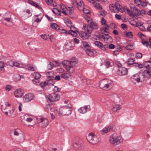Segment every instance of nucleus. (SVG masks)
Masks as SVG:
<instances>
[{"label":"nucleus","mask_w":151,"mask_h":151,"mask_svg":"<svg viewBox=\"0 0 151 151\" xmlns=\"http://www.w3.org/2000/svg\"><path fill=\"white\" fill-rule=\"evenodd\" d=\"M105 27L101 29V32L104 35H100L99 36L100 38L103 39L107 43H110L112 42V38L109 35V32L107 31L109 28L108 25H106Z\"/></svg>","instance_id":"obj_1"},{"label":"nucleus","mask_w":151,"mask_h":151,"mask_svg":"<svg viewBox=\"0 0 151 151\" xmlns=\"http://www.w3.org/2000/svg\"><path fill=\"white\" fill-rule=\"evenodd\" d=\"M109 141L111 144L117 145L123 141V139L121 136L118 135L116 133H114L110 136Z\"/></svg>","instance_id":"obj_2"},{"label":"nucleus","mask_w":151,"mask_h":151,"mask_svg":"<svg viewBox=\"0 0 151 151\" xmlns=\"http://www.w3.org/2000/svg\"><path fill=\"white\" fill-rule=\"evenodd\" d=\"M83 28L86 32L90 34L91 33L93 29H97L99 27L97 23L92 21L88 24H84Z\"/></svg>","instance_id":"obj_3"},{"label":"nucleus","mask_w":151,"mask_h":151,"mask_svg":"<svg viewBox=\"0 0 151 151\" xmlns=\"http://www.w3.org/2000/svg\"><path fill=\"white\" fill-rule=\"evenodd\" d=\"M72 110V106L71 104H69L66 106L60 108L59 114L60 115H69L71 114Z\"/></svg>","instance_id":"obj_4"},{"label":"nucleus","mask_w":151,"mask_h":151,"mask_svg":"<svg viewBox=\"0 0 151 151\" xmlns=\"http://www.w3.org/2000/svg\"><path fill=\"white\" fill-rule=\"evenodd\" d=\"M86 139L90 143L94 145L97 144L100 141L99 137L92 132L88 134L86 136Z\"/></svg>","instance_id":"obj_5"},{"label":"nucleus","mask_w":151,"mask_h":151,"mask_svg":"<svg viewBox=\"0 0 151 151\" xmlns=\"http://www.w3.org/2000/svg\"><path fill=\"white\" fill-rule=\"evenodd\" d=\"M13 131L16 136V139L19 142H23L24 139V137L22 131L19 129H14Z\"/></svg>","instance_id":"obj_6"},{"label":"nucleus","mask_w":151,"mask_h":151,"mask_svg":"<svg viewBox=\"0 0 151 151\" xmlns=\"http://www.w3.org/2000/svg\"><path fill=\"white\" fill-rule=\"evenodd\" d=\"M109 8L110 11L113 12H116L117 11L122 12L124 11V9L118 3H116L114 5L113 4L112 5H110Z\"/></svg>","instance_id":"obj_7"},{"label":"nucleus","mask_w":151,"mask_h":151,"mask_svg":"<svg viewBox=\"0 0 151 151\" xmlns=\"http://www.w3.org/2000/svg\"><path fill=\"white\" fill-rule=\"evenodd\" d=\"M12 13L9 12H6L2 16H1V18H0L1 19V21L4 24H6V22H10L12 21Z\"/></svg>","instance_id":"obj_8"},{"label":"nucleus","mask_w":151,"mask_h":151,"mask_svg":"<svg viewBox=\"0 0 151 151\" xmlns=\"http://www.w3.org/2000/svg\"><path fill=\"white\" fill-rule=\"evenodd\" d=\"M64 22L65 24L67 26L70 27L71 31L73 32L71 34V35L74 37H76L77 35V33L78 32V31L76 30L73 29V27H72V22L70 20L67 19L64 20Z\"/></svg>","instance_id":"obj_9"},{"label":"nucleus","mask_w":151,"mask_h":151,"mask_svg":"<svg viewBox=\"0 0 151 151\" xmlns=\"http://www.w3.org/2000/svg\"><path fill=\"white\" fill-rule=\"evenodd\" d=\"M47 99L50 102H54L57 101L60 98V95L58 93H52L46 96Z\"/></svg>","instance_id":"obj_10"},{"label":"nucleus","mask_w":151,"mask_h":151,"mask_svg":"<svg viewBox=\"0 0 151 151\" xmlns=\"http://www.w3.org/2000/svg\"><path fill=\"white\" fill-rule=\"evenodd\" d=\"M73 5L76 6L81 11L84 8V4L83 1L81 0H76L73 1Z\"/></svg>","instance_id":"obj_11"},{"label":"nucleus","mask_w":151,"mask_h":151,"mask_svg":"<svg viewBox=\"0 0 151 151\" xmlns=\"http://www.w3.org/2000/svg\"><path fill=\"white\" fill-rule=\"evenodd\" d=\"M111 84V81L105 79L101 81L99 86L101 88L104 89L105 88H109Z\"/></svg>","instance_id":"obj_12"},{"label":"nucleus","mask_w":151,"mask_h":151,"mask_svg":"<svg viewBox=\"0 0 151 151\" xmlns=\"http://www.w3.org/2000/svg\"><path fill=\"white\" fill-rule=\"evenodd\" d=\"M73 146L76 150H80L83 148V144L80 140L76 141L73 144Z\"/></svg>","instance_id":"obj_13"},{"label":"nucleus","mask_w":151,"mask_h":151,"mask_svg":"<svg viewBox=\"0 0 151 151\" xmlns=\"http://www.w3.org/2000/svg\"><path fill=\"white\" fill-rule=\"evenodd\" d=\"M130 10L131 13L129 14L130 16H132L133 15H139L141 13L139 10L135 6H132L130 7Z\"/></svg>","instance_id":"obj_14"},{"label":"nucleus","mask_w":151,"mask_h":151,"mask_svg":"<svg viewBox=\"0 0 151 151\" xmlns=\"http://www.w3.org/2000/svg\"><path fill=\"white\" fill-rule=\"evenodd\" d=\"M34 97L35 96L33 94L28 93L24 96L23 100L24 102H27L32 100Z\"/></svg>","instance_id":"obj_15"},{"label":"nucleus","mask_w":151,"mask_h":151,"mask_svg":"<svg viewBox=\"0 0 151 151\" xmlns=\"http://www.w3.org/2000/svg\"><path fill=\"white\" fill-rule=\"evenodd\" d=\"M40 125L42 127H45L49 124L48 120L45 118H41L38 120Z\"/></svg>","instance_id":"obj_16"},{"label":"nucleus","mask_w":151,"mask_h":151,"mask_svg":"<svg viewBox=\"0 0 151 151\" xmlns=\"http://www.w3.org/2000/svg\"><path fill=\"white\" fill-rule=\"evenodd\" d=\"M70 66L67 68V71L70 73H73L74 71V67L76 65L77 63L76 61H70Z\"/></svg>","instance_id":"obj_17"},{"label":"nucleus","mask_w":151,"mask_h":151,"mask_svg":"<svg viewBox=\"0 0 151 151\" xmlns=\"http://www.w3.org/2000/svg\"><path fill=\"white\" fill-rule=\"evenodd\" d=\"M144 78H151V67L150 69L144 70L142 73Z\"/></svg>","instance_id":"obj_18"},{"label":"nucleus","mask_w":151,"mask_h":151,"mask_svg":"<svg viewBox=\"0 0 151 151\" xmlns=\"http://www.w3.org/2000/svg\"><path fill=\"white\" fill-rule=\"evenodd\" d=\"M90 106L89 105L84 106V107L80 108L78 109L79 112L81 114H84L86 113L87 111L90 110Z\"/></svg>","instance_id":"obj_19"},{"label":"nucleus","mask_w":151,"mask_h":151,"mask_svg":"<svg viewBox=\"0 0 151 151\" xmlns=\"http://www.w3.org/2000/svg\"><path fill=\"white\" fill-rule=\"evenodd\" d=\"M24 91L21 88L17 89L14 92V94L16 97L19 98L22 97L23 95Z\"/></svg>","instance_id":"obj_20"},{"label":"nucleus","mask_w":151,"mask_h":151,"mask_svg":"<svg viewBox=\"0 0 151 151\" xmlns=\"http://www.w3.org/2000/svg\"><path fill=\"white\" fill-rule=\"evenodd\" d=\"M87 54L90 57H92L96 55L97 52L93 49H87L86 50Z\"/></svg>","instance_id":"obj_21"},{"label":"nucleus","mask_w":151,"mask_h":151,"mask_svg":"<svg viewBox=\"0 0 151 151\" xmlns=\"http://www.w3.org/2000/svg\"><path fill=\"white\" fill-rule=\"evenodd\" d=\"M119 73L121 75H127L128 73L127 70L125 68H120L118 70Z\"/></svg>","instance_id":"obj_22"},{"label":"nucleus","mask_w":151,"mask_h":151,"mask_svg":"<svg viewBox=\"0 0 151 151\" xmlns=\"http://www.w3.org/2000/svg\"><path fill=\"white\" fill-rule=\"evenodd\" d=\"M110 63L107 60H103L101 61V66L104 65L106 68H108L110 65Z\"/></svg>","instance_id":"obj_23"},{"label":"nucleus","mask_w":151,"mask_h":151,"mask_svg":"<svg viewBox=\"0 0 151 151\" xmlns=\"http://www.w3.org/2000/svg\"><path fill=\"white\" fill-rule=\"evenodd\" d=\"M111 129V127L110 126L106 127L104 128L101 131L102 134H104L108 133Z\"/></svg>","instance_id":"obj_24"},{"label":"nucleus","mask_w":151,"mask_h":151,"mask_svg":"<svg viewBox=\"0 0 151 151\" xmlns=\"http://www.w3.org/2000/svg\"><path fill=\"white\" fill-rule=\"evenodd\" d=\"M25 68L28 70H31L33 71H35L36 70V68L34 67L32 65L29 64L27 65L25 67Z\"/></svg>","instance_id":"obj_25"},{"label":"nucleus","mask_w":151,"mask_h":151,"mask_svg":"<svg viewBox=\"0 0 151 151\" xmlns=\"http://www.w3.org/2000/svg\"><path fill=\"white\" fill-rule=\"evenodd\" d=\"M131 79L132 80H134L138 82L140 81V77L138 74H136L131 77Z\"/></svg>","instance_id":"obj_26"},{"label":"nucleus","mask_w":151,"mask_h":151,"mask_svg":"<svg viewBox=\"0 0 151 151\" xmlns=\"http://www.w3.org/2000/svg\"><path fill=\"white\" fill-rule=\"evenodd\" d=\"M60 8L62 10V12L63 14L65 15H68V10L65 5H61Z\"/></svg>","instance_id":"obj_27"},{"label":"nucleus","mask_w":151,"mask_h":151,"mask_svg":"<svg viewBox=\"0 0 151 151\" xmlns=\"http://www.w3.org/2000/svg\"><path fill=\"white\" fill-rule=\"evenodd\" d=\"M97 1H94L92 3L93 6L95 7L96 9H102V7L100 4L96 2Z\"/></svg>","instance_id":"obj_28"},{"label":"nucleus","mask_w":151,"mask_h":151,"mask_svg":"<svg viewBox=\"0 0 151 151\" xmlns=\"http://www.w3.org/2000/svg\"><path fill=\"white\" fill-rule=\"evenodd\" d=\"M61 77L63 78L67 79L69 78L71 76L70 73H64L60 75Z\"/></svg>","instance_id":"obj_29"},{"label":"nucleus","mask_w":151,"mask_h":151,"mask_svg":"<svg viewBox=\"0 0 151 151\" xmlns=\"http://www.w3.org/2000/svg\"><path fill=\"white\" fill-rule=\"evenodd\" d=\"M62 63L63 66H65L66 70L67 71V68L68 67H69L70 66V61L67 60H64V61L62 62Z\"/></svg>","instance_id":"obj_30"},{"label":"nucleus","mask_w":151,"mask_h":151,"mask_svg":"<svg viewBox=\"0 0 151 151\" xmlns=\"http://www.w3.org/2000/svg\"><path fill=\"white\" fill-rule=\"evenodd\" d=\"M46 76L47 77L51 79H54V72L52 71H50L46 73Z\"/></svg>","instance_id":"obj_31"},{"label":"nucleus","mask_w":151,"mask_h":151,"mask_svg":"<svg viewBox=\"0 0 151 151\" xmlns=\"http://www.w3.org/2000/svg\"><path fill=\"white\" fill-rule=\"evenodd\" d=\"M80 36L83 40L88 39L89 37V35L85 32H82L80 34Z\"/></svg>","instance_id":"obj_32"},{"label":"nucleus","mask_w":151,"mask_h":151,"mask_svg":"<svg viewBox=\"0 0 151 151\" xmlns=\"http://www.w3.org/2000/svg\"><path fill=\"white\" fill-rule=\"evenodd\" d=\"M50 27L53 29L58 30L60 29V27L55 23H52L50 24Z\"/></svg>","instance_id":"obj_33"},{"label":"nucleus","mask_w":151,"mask_h":151,"mask_svg":"<svg viewBox=\"0 0 151 151\" xmlns=\"http://www.w3.org/2000/svg\"><path fill=\"white\" fill-rule=\"evenodd\" d=\"M121 108V105L119 104H116L113 106L112 110L114 112H116L117 110L120 109Z\"/></svg>","instance_id":"obj_34"},{"label":"nucleus","mask_w":151,"mask_h":151,"mask_svg":"<svg viewBox=\"0 0 151 151\" xmlns=\"http://www.w3.org/2000/svg\"><path fill=\"white\" fill-rule=\"evenodd\" d=\"M39 85L43 89H47L48 86L47 84L46 81L41 83H40Z\"/></svg>","instance_id":"obj_35"},{"label":"nucleus","mask_w":151,"mask_h":151,"mask_svg":"<svg viewBox=\"0 0 151 151\" xmlns=\"http://www.w3.org/2000/svg\"><path fill=\"white\" fill-rule=\"evenodd\" d=\"M83 17H84L85 19L86 20L88 24L89 23V22H91V21H92V19L90 17V15H83Z\"/></svg>","instance_id":"obj_36"},{"label":"nucleus","mask_w":151,"mask_h":151,"mask_svg":"<svg viewBox=\"0 0 151 151\" xmlns=\"http://www.w3.org/2000/svg\"><path fill=\"white\" fill-rule=\"evenodd\" d=\"M52 11L54 13L58 15H60L61 14L60 11L57 8H54L52 9Z\"/></svg>","instance_id":"obj_37"},{"label":"nucleus","mask_w":151,"mask_h":151,"mask_svg":"<svg viewBox=\"0 0 151 151\" xmlns=\"http://www.w3.org/2000/svg\"><path fill=\"white\" fill-rule=\"evenodd\" d=\"M33 76L35 79H39L41 77L40 74L37 72H35L33 74Z\"/></svg>","instance_id":"obj_38"},{"label":"nucleus","mask_w":151,"mask_h":151,"mask_svg":"<svg viewBox=\"0 0 151 151\" xmlns=\"http://www.w3.org/2000/svg\"><path fill=\"white\" fill-rule=\"evenodd\" d=\"M54 81V79L50 78V79L47 81L46 82L48 86L50 84L53 85L55 83Z\"/></svg>","instance_id":"obj_39"},{"label":"nucleus","mask_w":151,"mask_h":151,"mask_svg":"<svg viewBox=\"0 0 151 151\" xmlns=\"http://www.w3.org/2000/svg\"><path fill=\"white\" fill-rule=\"evenodd\" d=\"M148 63H149L148 61L144 62L143 63V67H145L147 69H150L151 67H150V65L149 64H148Z\"/></svg>","instance_id":"obj_40"},{"label":"nucleus","mask_w":151,"mask_h":151,"mask_svg":"<svg viewBox=\"0 0 151 151\" xmlns=\"http://www.w3.org/2000/svg\"><path fill=\"white\" fill-rule=\"evenodd\" d=\"M135 60L133 58H129L128 60L127 63L129 65H132L134 63Z\"/></svg>","instance_id":"obj_41"},{"label":"nucleus","mask_w":151,"mask_h":151,"mask_svg":"<svg viewBox=\"0 0 151 151\" xmlns=\"http://www.w3.org/2000/svg\"><path fill=\"white\" fill-rule=\"evenodd\" d=\"M19 77V75L16 74L14 75L13 78L14 81H17L20 80Z\"/></svg>","instance_id":"obj_42"},{"label":"nucleus","mask_w":151,"mask_h":151,"mask_svg":"<svg viewBox=\"0 0 151 151\" xmlns=\"http://www.w3.org/2000/svg\"><path fill=\"white\" fill-rule=\"evenodd\" d=\"M82 11H83V13H84V14L83 15H90V12L89 10L87 9H86L84 8L83 9V10H82Z\"/></svg>","instance_id":"obj_43"},{"label":"nucleus","mask_w":151,"mask_h":151,"mask_svg":"<svg viewBox=\"0 0 151 151\" xmlns=\"http://www.w3.org/2000/svg\"><path fill=\"white\" fill-rule=\"evenodd\" d=\"M60 32L61 33H65L68 34H71L72 33H71L70 30H69V31H68L64 29H60Z\"/></svg>","instance_id":"obj_44"},{"label":"nucleus","mask_w":151,"mask_h":151,"mask_svg":"<svg viewBox=\"0 0 151 151\" xmlns=\"http://www.w3.org/2000/svg\"><path fill=\"white\" fill-rule=\"evenodd\" d=\"M28 2L30 4L33 6L36 7L37 8H39L40 6L38 5L36 3H35L34 1L30 0H28Z\"/></svg>","instance_id":"obj_45"},{"label":"nucleus","mask_w":151,"mask_h":151,"mask_svg":"<svg viewBox=\"0 0 151 151\" xmlns=\"http://www.w3.org/2000/svg\"><path fill=\"white\" fill-rule=\"evenodd\" d=\"M147 5V0H146L145 1H143L141 0V4L140 5V7H144L146 6Z\"/></svg>","instance_id":"obj_46"},{"label":"nucleus","mask_w":151,"mask_h":151,"mask_svg":"<svg viewBox=\"0 0 151 151\" xmlns=\"http://www.w3.org/2000/svg\"><path fill=\"white\" fill-rule=\"evenodd\" d=\"M125 48L127 50H132L134 49V47L132 45L129 44L126 46Z\"/></svg>","instance_id":"obj_47"},{"label":"nucleus","mask_w":151,"mask_h":151,"mask_svg":"<svg viewBox=\"0 0 151 151\" xmlns=\"http://www.w3.org/2000/svg\"><path fill=\"white\" fill-rule=\"evenodd\" d=\"M141 0H134V2L136 6L139 7L141 4Z\"/></svg>","instance_id":"obj_48"},{"label":"nucleus","mask_w":151,"mask_h":151,"mask_svg":"<svg viewBox=\"0 0 151 151\" xmlns=\"http://www.w3.org/2000/svg\"><path fill=\"white\" fill-rule=\"evenodd\" d=\"M46 3L48 5H53V0H45Z\"/></svg>","instance_id":"obj_49"},{"label":"nucleus","mask_w":151,"mask_h":151,"mask_svg":"<svg viewBox=\"0 0 151 151\" xmlns=\"http://www.w3.org/2000/svg\"><path fill=\"white\" fill-rule=\"evenodd\" d=\"M51 112L55 113V114H57L58 110L55 108H51L50 109Z\"/></svg>","instance_id":"obj_50"},{"label":"nucleus","mask_w":151,"mask_h":151,"mask_svg":"<svg viewBox=\"0 0 151 151\" xmlns=\"http://www.w3.org/2000/svg\"><path fill=\"white\" fill-rule=\"evenodd\" d=\"M12 67L14 66H16L18 67H19L20 64L17 61H15L13 62Z\"/></svg>","instance_id":"obj_51"},{"label":"nucleus","mask_w":151,"mask_h":151,"mask_svg":"<svg viewBox=\"0 0 151 151\" xmlns=\"http://www.w3.org/2000/svg\"><path fill=\"white\" fill-rule=\"evenodd\" d=\"M41 37L42 39L45 40H47L49 38V36L48 35L45 34L41 35Z\"/></svg>","instance_id":"obj_52"},{"label":"nucleus","mask_w":151,"mask_h":151,"mask_svg":"<svg viewBox=\"0 0 151 151\" xmlns=\"http://www.w3.org/2000/svg\"><path fill=\"white\" fill-rule=\"evenodd\" d=\"M54 66L53 64L52 63H50L47 66V68L48 69H52Z\"/></svg>","instance_id":"obj_53"},{"label":"nucleus","mask_w":151,"mask_h":151,"mask_svg":"<svg viewBox=\"0 0 151 151\" xmlns=\"http://www.w3.org/2000/svg\"><path fill=\"white\" fill-rule=\"evenodd\" d=\"M94 44L96 46H97L98 47H101V45H102V44L100 42L98 41H96L94 42Z\"/></svg>","instance_id":"obj_54"},{"label":"nucleus","mask_w":151,"mask_h":151,"mask_svg":"<svg viewBox=\"0 0 151 151\" xmlns=\"http://www.w3.org/2000/svg\"><path fill=\"white\" fill-rule=\"evenodd\" d=\"M101 23L102 25H104V26H106V25H107L106 24V21L105 19L103 17L101 19Z\"/></svg>","instance_id":"obj_55"},{"label":"nucleus","mask_w":151,"mask_h":151,"mask_svg":"<svg viewBox=\"0 0 151 151\" xmlns=\"http://www.w3.org/2000/svg\"><path fill=\"white\" fill-rule=\"evenodd\" d=\"M134 66L138 67L140 68H143V64H140L138 63H135Z\"/></svg>","instance_id":"obj_56"},{"label":"nucleus","mask_w":151,"mask_h":151,"mask_svg":"<svg viewBox=\"0 0 151 151\" xmlns=\"http://www.w3.org/2000/svg\"><path fill=\"white\" fill-rule=\"evenodd\" d=\"M60 88L56 86H55L54 88L53 89V91L55 92H57L60 91Z\"/></svg>","instance_id":"obj_57"},{"label":"nucleus","mask_w":151,"mask_h":151,"mask_svg":"<svg viewBox=\"0 0 151 151\" xmlns=\"http://www.w3.org/2000/svg\"><path fill=\"white\" fill-rule=\"evenodd\" d=\"M125 35L127 37L130 38L132 37V35L131 32H126Z\"/></svg>","instance_id":"obj_58"},{"label":"nucleus","mask_w":151,"mask_h":151,"mask_svg":"<svg viewBox=\"0 0 151 151\" xmlns=\"http://www.w3.org/2000/svg\"><path fill=\"white\" fill-rule=\"evenodd\" d=\"M121 27L124 30H126L127 29L126 25L124 24H121Z\"/></svg>","instance_id":"obj_59"},{"label":"nucleus","mask_w":151,"mask_h":151,"mask_svg":"<svg viewBox=\"0 0 151 151\" xmlns=\"http://www.w3.org/2000/svg\"><path fill=\"white\" fill-rule=\"evenodd\" d=\"M136 56L137 58H140L142 57V54L141 53L138 52L137 53Z\"/></svg>","instance_id":"obj_60"},{"label":"nucleus","mask_w":151,"mask_h":151,"mask_svg":"<svg viewBox=\"0 0 151 151\" xmlns=\"http://www.w3.org/2000/svg\"><path fill=\"white\" fill-rule=\"evenodd\" d=\"M14 110L13 108L9 110V116H11L14 112Z\"/></svg>","instance_id":"obj_61"},{"label":"nucleus","mask_w":151,"mask_h":151,"mask_svg":"<svg viewBox=\"0 0 151 151\" xmlns=\"http://www.w3.org/2000/svg\"><path fill=\"white\" fill-rule=\"evenodd\" d=\"M33 81L34 83L35 84H36L37 85H39L40 84L39 81L38 79H35V80H33Z\"/></svg>","instance_id":"obj_62"},{"label":"nucleus","mask_w":151,"mask_h":151,"mask_svg":"<svg viewBox=\"0 0 151 151\" xmlns=\"http://www.w3.org/2000/svg\"><path fill=\"white\" fill-rule=\"evenodd\" d=\"M109 47L110 49H113L115 47V45L112 44H111L109 45Z\"/></svg>","instance_id":"obj_63"},{"label":"nucleus","mask_w":151,"mask_h":151,"mask_svg":"<svg viewBox=\"0 0 151 151\" xmlns=\"http://www.w3.org/2000/svg\"><path fill=\"white\" fill-rule=\"evenodd\" d=\"M142 42L143 44L146 46H148L149 44L148 42L147 41H142Z\"/></svg>","instance_id":"obj_64"}]
</instances>
